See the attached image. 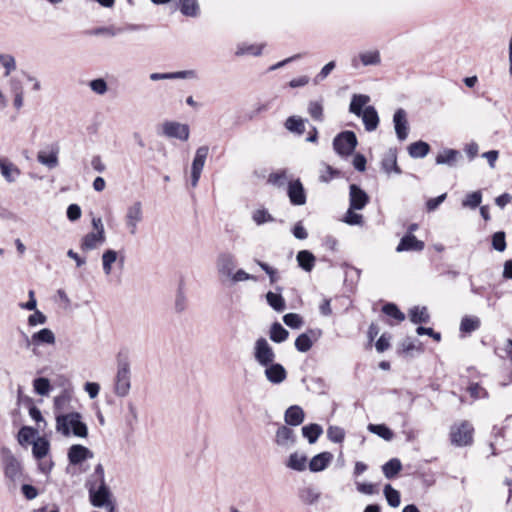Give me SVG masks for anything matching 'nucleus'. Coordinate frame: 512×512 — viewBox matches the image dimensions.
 Wrapping results in <instances>:
<instances>
[{
	"mask_svg": "<svg viewBox=\"0 0 512 512\" xmlns=\"http://www.w3.org/2000/svg\"><path fill=\"white\" fill-rule=\"evenodd\" d=\"M482 201V195L480 191H475L466 196L462 201L463 207H469L471 209L477 208Z\"/></svg>",
	"mask_w": 512,
	"mask_h": 512,
	"instance_id": "59",
	"label": "nucleus"
},
{
	"mask_svg": "<svg viewBox=\"0 0 512 512\" xmlns=\"http://www.w3.org/2000/svg\"><path fill=\"white\" fill-rule=\"evenodd\" d=\"M267 303L277 312H283L286 309L285 300L280 293L269 291L266 294Z\"/></svg>",
	"mask_w": 512,
	"mask_h": 512,
	"instance_id": "43",
	"label": "nucleus"
},
{
	"mask_svg": "<svg viewBox=\"0 0 512 512\" xmlns=\"http://www.w3.org/2000/svg\"><path fill=\"white\" fill-rule=\"evenodd\" d=\"M304 417L303 409L298 405H293L285 411L284 420L290 426H298L304 421Z\"/></svg>",
	"mask_w": 512,
	"mask_h": 512,
	"instance_id": "29",
	"label": "nucleus"
},
{
	"mask_svg": "<svg viewBox=\"0 0 512 512\" xmlns=\"http://www.w3.org/2000/svg\"><path fill=\"white\" fill-rule=\"evenodd\" d=\"M37 160L42 165L48 167L49 169H53L58 166V148L52 149L50 152H46L41 150L37 154Z\"/></svg>",
	"mask_w": 512,
	"mask_h": 512,
	"instance_id": "31",
	"label": "nucleus"
},
{
	"mask_svg": "<svg viewBox=\"0 0 512 512\" xmlns=\"http://www.w3.org/2000/svg\"><path fill=\"white\" fill-rule=\"evenodd\" d=\"M102 260V269L106 276H109L113 270V264L118 262L122 267L125 262L124 254H119L116 250L106 249L101 257Z\"/></svg>",
	"mask_w": 512,
	"mask_h": 512,
	"instance_id": "15",
	"label": "nucleus"
},
{
	"mask_svg": "<svg viewBox=\"0 0 512 512\" xmlns=\"http://www.w3.org/2000/svg\"><path fill=\"white\" fill-rule=\"evenodd\" d=\"M291 181L286 170L271 173L268 182L277 187H283Z\"/></svg>",
	"mask_w": 512,
	"mask_h": 512,
	"instance_id": "53",
	"label": "nucleus"
},
{
	"mask_svg": "<svg viewBox=\"0 0 512 512\" xmlns=\"http://www.w3.org/2000/svg\"><path fill=\"white\" fill-rule=\"evenodd\" d=\"M369 202V196L356 184L349 187V204L351 209L362 210Z\"/></svg>",
	"mask_w": 512,
	"mask_h": 512,
	"instance_id": "17",
	"label": "nucleus"
},
{
	"mask_svg": "<svg viewBox=\"0 0 512 512\" xmlns=\"http://www.w3.org/2000/svg\"><path fill=\"white\" fill-rule=\"evenodd\" d=\"M339 172L335 170L332 166L323 164L322 168L319 171V180L324 183H328L333 179L334 176L338 175Z\"/></svg>",
	"mask_w": 512,
	"mask_h": 512,
	"instance_id": "62",
	"label": "nucleus"
},
{
	"mask_svg": "<svg viewBox=\"0 0 512 512\" xmlns=\"http://www.w3.org/2000/svg\"><path fill=\"white\" fill-rule=\"evenodd\" d=\"M402 469V464L399 459L392 458L382 466L383 474L386 478H394Z\"/></svg>",
	"mask_w": 512,
	"mask_h": 512,
	"instance_id": "41",
	"label": "nucleus"
},
{
	"mask_svg": "<svg viewBox=\"0 0 512 512\" xmlns=\"http://www.w3.org/2000/svg\"><path fill=\"white\" fill-rule=\"evenodd\" d=\"M249 280L257 281V277H255L252 274H249L244 269L240 268V269H236L234 271V273L232 274L230 279L227 281V283H229L230 285H235L239 282H244V281H249Z\"/></svg>",
	"mask_w": 512,
	"mask_h": 512,
	"instance_id": "51",
	"label": "nucleus"
},
{
	"mask_svg": "<svg viewBox=\"0 0 512 512\" xmlns=\"http://www.w3.org/2000/svg\"><path fill=\"white\" fill-rule=\"evenodd\" d=\"M480 327V319L475 316H465L460 323V331L464 333H471Z\"/></svg>",
	"mask_w": 512,
	"mask_h": 512,
	"instance_id": "48",
	"label": "nucleus"
},
{
	"mask_svg": "<svg viewBox=\"0 0 512 512\" xmlns=\"http://www.w3.org/2000/svg\"><path fill=\"white\" fill-rule=\"evenodd\" d=\"M81 419L82 416L79 412L57 414L55 417L56 431L65 437L73 435L79 438H86L88 428Z\"/></svg>",
	"mask_w": 512,
	"mask_h": 512,
	"instance_id": "1",
	"label": "nucleus"
},
{
	"mask_svg": "<svg viewBox=\"0 0 512 512\" xmlns=\"http://www.w3.org/2000/svg\"><path fill=\"white\" fill-rule=\"evenodd\" d=\"M359 57L365 66L376 65L380 62V55L376 50L363 52Z\"/></svg>",
	"mask_w": 512,
	"mask_h": 512,
	"instance_id": "60",
	"label": "nucleus"
},
{
	"mask_svg": "<svg viewBox=\"0 0 512 512\" xmlns=\"http://www.w3.org/2000/svg\"><path fill=\"white\" fill-rule=\"evenodd\" d=\"M307 465V458L304 454L294 452L290 454L286 466L295 471H304Z\"/></svg>",
	"mask_w": 512,
	"mask_h": 512,
	"instance_id": "37",
	"label": "nucleus"
},
{
	"mask_svg": "<svg viewBox=\"0 0 512 512\" xmlns=\"http://www.w3.org/2000/svg\"><path fill=\"white\" fill-rule=\"evenodd\" d=\"M322 433L323 429L319 424L313 423L302 427V435L310 444L315 443Z\"/></svg>",
	"mask_w": 512,
	"mask_h": 512,
	"instance_id": "39",
	"label": "nucleus"
},
{
	"mask_svg": "<svg viewBox=\"0 0 512 512\" xmlns=\"http://www.w3.org/2000/svg\"><path fill=\"white\" fill-rule=\"evenodd\" d=\"M106 241V236L102 233L90 232L86 234L81 241V249L85 251L93 250Z\"/></svg>",
	"mask_w": 512,
	"mask_h": 512,
	"instance_id": "26",
	"label": "nucleus"
},
{
	"mask_svg": "<svg viewBox=\"0 0 512 512\" xmlns=\"http://www.w3.org/2000/svg\"><path fill=\"white\" fill-rule=\"evenodd\" d=\"M237 259L236 256L229 251L220 252L215 261V267L219 280L222 283H227L234 271L236 270Z\"/></svg>",
	"mask_w": 512,
	"mask_h": 512,
	"instance_id": "3",
	"label": "nucleus"
},
{
	"mask_svg": "<svg viewBox=\"0 0 512 512\" xmlns=\"http://www.w3.org/2000/svg\"><path fill=\"white\" fill-rule=\"evenodd\" d=\"M71 399L72 394L68 390H63L58 396L54 398V410L56 415L65 414L64 412L68 410Z\"/></svg>",
	"mask_w": 512,
	"mask_h": 512,
	"instance_id": "33",
	"label": "nucleus"
},
{
	"mask_svg": "<svg viewBox=\"0 0 512 512\" xmlns=\"http://www.w3.org/2000/svg\"><path fill=\"white\" fill-rule=\"evenodd\" d=\"M287 194L290 202L295 206H302L306 203V193L299 179L289 181Z\"/></svg>",
	"mask_w": 512,
	"mask_h": 512,
	"instance_id": "14",
	"label": "nucleus"
},
{
	"mask_svg": "<svg viewBox=\"0 0 512 512\" xmlns=\"http://www.w3.org/2000/svg\"><path fill=\"white\" fill-rule=\"evenodd\" d=\"M284 323L293 329H298L302 326L303 320L299 314L296 313H288L283 316Z\"/></svg>",
	"mask_w": 512,
	"mask_h": 512,
	"instance_id": "64",
	"label": "nucleus"
},
{
	"mask_svg": "<svg viewBox=\"0 0 512 512\" xmlns=\"http://www.w3.org/2000/svg\"><path fill=\"white\" fill-rule=\"evenodd\" d=\"M163 135L168 138H175L181 141H187L190 136V129L187 124L176 121H166L162 125Z\"/></svg>",
	"mask_w": 512,
	"mask_h": 512,
	"instance_id": "12",
	"label": "nucleus"
},
{
	"mask_svg": "<svg viewBox=\"0 0 512 512\" xmlns=\"http://www.w3.org/2000/svg\"><path fill=\"white\" fill-rule=\"evenodd\" d=\"M27 347H32V352L36 355L37 348L43 345L53 346L56 343L54 332L49 328H43L26 338Z\"/></svg>",
	"mask_w": 512,
	"mask_h": 512,
	"instance_id": "10",
	"label": "nucleus"
},
{
	"mask_svg": "<svg viewBox=\"0 0 512 512\" xmlns=\"http://www.w3.org/2000/svg\"><path fill=\"white\" fill-rule=\"evenodd\" d=\"M357 144V137L353 131H343L333 139V148L341 157L350 156Z\"/></svg>",
	"mask_w": 512,
	"mask_h": 512,
	"instance_id": "5",
	"label": "nucleus"
},
{
	"mask_svg": "<svg viewBox=\"0 0 512 512\" xmlns=\"http://www.w3.org/2000/svg\"><path fill=\"white\" fill-rule=\"evenodd\" d=\"M424 242L418 240L413 234H406L403 236L396 247L398 253L404 251H422L424 249Z\"/></svg>",
	"mask_w": 512,
	"mask_h": 512,
	"instance_id": "19",
	"label": "nucleus"
},
{
	"mask_svg": "<svg viewBox=\"0 0 512 512\" xmlns=\"http://www.w3.org/2000/svg\"><path fill=\"white\" fill-rule=\"evenodd\" d=\"M88 492L90 503L94 507L107 508L110 510V512L114 510L112 493L107 485L100 486Z\"/></svg>",
	"mask_w": 512,
	"mask_h": 512,
	"instance_id": "8",
	"label": "nucleus"
},
{
	"mask_svg": "<svg viewBox=\"0 0 512 512\" xmlns=\"http://www.w3.org/2000/svg\"><path fill=\"white\" fill-rule=\"evenodd\" d=\"M429 150V144L424 141L414 142L408 147L409 155L412 158H423L429 153Z\"/></svg>",
	"mask_w": 512,
	"mask_h": 512,
	"instance_id": "40",
	"label": "nucleus"
},
{
	"mask_svg": "<svg viewBox=\"0 0 512 512\" xmlns=\"http://www.w3.org/2000/svg\"><path fill=\"white\" fill-rule=\"evenodd\" d=\"M368 430L386 441H390L393 438V432L384 424H369Z\"/></svg>",
	"mask_w": 512,
	"mask_h": 512,
	"instance_id": "50",
	"label": "nucleus"
},
{
	"mask_svg": "<svg viewBox=\"0 0 512 512\" xmlns=\"http://www.w3.org/2000/svg\"><path fill=\"white\" fill-rule=\"evenodd\" d=\"M131 389L130 364L127 359H119L115 376L114 392L119 397H125Z\"/></svg>",
	"mask_w": 512,
	"mask_h": 512,
	"instance_id": "2",
	"label": "nucleus"
},
{
	"mask_svg": "<svg viewBox=\"0 0 512 512\" xmlns=\"http://www.w3.org/2000/svg\"><path fill=\"white\" fill-rule=\"evenodd\" d=\"M36 435V429L29 426H23L18 432L17 440L19 444L22 446L32 444V442L35 440Z\"/></svg>",
	"mask_w": 512,
	"mask_h": 512,
	"instance_id": "42",
	"label": "nucleus"
},
{
	"mask_svg": "<svg viewBox=\"0 0 512 512\" xmlns=\"http://www.w3.org/2000/svg\"><path fill=\"white\" fill-rule=\"evenodd\" d=\"M149 78L152 81L172 79H196L197 73L194 70H184L170 73H151Z\"/></svg>",
	"mask_w": 512,
	"mask_h": 512,
	"instance_id": "21",
	"label": "nucleus"
},
{
	"mask_svg": "<svg viewBox=\"0 0 512 512\" xmlns=\"http://www.w3.org/2000/svg\"><path fill=\"white\" fill-rule=\"evenodd\" d=\"M296 259L298 265L306 272H310L315 265V256L308 250L299 251Z\"/></svg>",
	"mask_w": 512,
	"mask_h": 512,
	"instance_id": "36",
	"label": "nucleus"
},
{
	"mask_svg": "<svg viewBox=\"0 0 512 512\" xmlns=\"http://www.w3.org/2000/svg\"><path fill=\"white\" fill-rule=\"evenodd\" d=\"M50 449L49 441L44 437H37L32 442V454L37 460H41L48 454Z\"/></svg>",
	"mask_w": 512,
	"mask_h": 512,
	"instance_id": "32",
	"label": "nucleus"
},
{
	"mask_svg": "<svg viewBox=\"0 0 512 512\" xmlns=\"http://www.w3.org/2000/svg\"><path fill=\"white\" fill-rule=\"evenodd\" d=\"M92 457V451L80 444H74L68 450V459L72 465L81 464L83 461Z\"/></svg>",
	"mask_w": 512,
	"mask_h": 512,
	"instance_id": "18",
	"label": "nucleus"
},
{
	"mask_svg": "<svg viewBox=\"0 0 512 512\" xmlns=\"http://www.w3.org/2000/svg\"><path fill=\"white\" fill-rule=\"evenodd\" d=\"M383 313L387 316L394 318L398 322H402L405 319V314L401 312L398 307L393 303H387L382 308Z\"/></svg>",
	"mask_w": 512,
	"mask_h": 512,
	"instance_id": "57",
	"label": "nucleus"
},
{
	"mask_svg": "<svg viewBox=\"0 0 512 512\" xmlns=\"http://www.w3.org/2000/svg\"><path fill=\"white\" fill-rule=\"evenodd\" d=\"M382 169L387 173L390 174L391 172H394L396 174L401 173V169L397 165V159L395 153H389L387 154L382 162H381Z\"/></svg>",
	"mask_w": 512,
	"mask_h": 512,
	"instance_id": "45",
	"label": "nucleus"
},
{
	"mask_svg": "<svg viewBox=\"0 0 512 512\" xmlns=\"http://www.w3.org/2000/svg\"><path fill=\"white\" fill-rule=\"evenodd\" d=\"M33 388L36 394L40 396H47L51 390L49 379L39 377L33 380Z\"/></svg>",
	"mask_w": 512,
	"mask_h": 512,
	"instance_id": "49",
	"label": "nucleus"
},
{
	"mask_svg": "<svg viewBox=\"0 0 512 512\" xmlns=\"http://www.w3.org/2000/svg\"><path fill=\"white\" fill-rule=\"evenodd\" d=\"M0 171L1 175L6 179V181L12 183L14 182L20 175L19 168L5 158H0Z\"/></svg>",
	"mask_w": 512,
	"mask_h": 512,
	"instance_id": "27",
	"label": "nucleus"
},
{
	"mask_svg": "<svg viewBox=\"0 0 512 512\" xmlns=\"http://www.w3.org/2000/svg\"><path fill=\"white\" fill-rule=\"evenodd\" d=\"M89 88L93 93L99 96H103L108 91V84L103 78H96L88 83Z\"/></svg>",
	"mask_w": 512,
	"mask_h": 512,
	"instance_id": "55",
	"label": "nucleus"
},
{
	"mask_svg": "<svg viewBox=\"0 0 512 512\" xmlns=\"http://www.w3.org/2000/svg\"><path fill=\"white\" fill-rule=\"evenodd\" d=\"M336 67L335 61L328 62L323 68L320 70V72L313 78V83L315 85L320 84L323 80H325L329 74L334 70Z\"/></svg>",
	"mask_w": 512,
	"mask_h": 512,
	"instance_id": "61",
	"label": "nucleus"
},
{
	"mask_svg": "<svg viewBox=\"0 0 512 512\" xmlns=\"http://www.w3.org/2000/svg\"><path fill=\"white\" fill-rule=\"evenodd\" d=\"M284 126L288 131L296 133L298 135H302L305 132V120L302 119L301 117H288L285 121Z\"/></svg>",
	"mask_w": 512,
	"mask_h": 512,
	"instance_id": "38",
	"label": "nucleus"
},
{
	"mask_svg": "<svg viewBox=\"0 0 512 512\" xmlns=\"http://www.w3.org/2000/svg\"><path fill=\"white\" fill-rule=\"evenodd\" d=\"M384 495L391 507H398L400 505V493L394 489L390 484L385 485Z\"/></svg>",
	"mask_w": 512,
	"mask_h": 512,
	"instance_id": "54",
	"label": "nucleus"
},
{
	"mask_svg": "<svg viewBox=\"0 0 512 512\" xmlns=\"http://www.w3.org/2000/svg\"><path fill=\"white\" fill-rule=\"evenodd\" d=\"M393 122L397 138L403 141L408 136V122L406 119V112L403 109H398L393 116Z\"/></svg>",
	"mask_w": 512,
	"mask_h": 512,
	"instance_id": "20",
	"label": "nucleus"
},
{
	"mask_svg": "<svg viewBox=\"0 0 512 512\" xmlns=\"http://www.w3.org/2000/svg\"><path fill=\"white\" fill-rule=\"evenodd\" d=\"M125 226L130 235H135L138 231V225L143 220V208L140 201H135L127 207L125 214Z\"/></svg>",
	"mask_w": 512,
	"mask_h": 512,
	"instance_id": "9",
	"label": "nucleus"
},
{
	"mask_svg": "<svg viewBox=\"0 0 512 512\" xmlns=\"http://www.w3.org/2000/svg\"><path fill=\"white\" fill-rule=\"evenodd\" d=\"M104 485H107L105 481L104 467L99 463L95 466L93 473H91L87 478L85 486L88 491H90Z\"/></svg>",
	"mask_w": 512,
	"mask_h": 512,
	"instance_id": "23",
	"label": "nucleus"
},
{
	"mask_svg": "<svg viewBox=\"0 0 512 512\" xmlns=\"http://www.w3.org/2000/svg\"><path fill=\"white\" fill-rule=\"evenodd\" d=\"M289 336L288 331L280 324L274 323L270 329V339L275 343L284 342Z\"/></svg>",
	"mask_w": 512,
	"mask_h": 512,
	"instance_id": "46",
	"label": "nucleus"
},
{
	"mask_svg": "<svg viewBox=\"0 0 512 512\" xmlns=\"http://www.w3.org/2000/svg\"><path fill=\"white\" fill-rule=\"evenodd\" d=\"M9 90L10 93L14 96V107L17 110H20L24 105V88L22 82L16 77L10 78Z\"/></svg>",
	"mask_w": 512,
	"mask_h": 512,
	"instance_id": "22",
	"label": "nucleus"
},
{
	"mask_svg": "<svg viewBox=\"0 0 512 512\" xmlns=\"http://www.w3.org/2000/svg\"><path fill=\"white\" fill-rule=\"evenodd\" d=\"M320 492L317 491L315 488L307 487L300 491L299 497L300 499L308 505H313L318 502L320 499Z\"/></svg>",
	"mask_w": 512,
	"mask_h": 512,
	"instance_id": "47",
	"label": "nucleus"
},
{
	"mask_svg": "<svg viewBox=\"0 0 512 512\" xmlns=\"http://www.w3.org/2000/svg\"><path fill=\"white\" fill-rule=\"evenodd\" d=\"M333 459V455L330 452H322L315 455L309 462V469L312 472H320L326 469Z\"/></svg>",
	"mask_w": 512,
	"mask_h": 512,
	"instance_id": "28",
	"label": "nucleus"
},
{
	"mask_svg": "<svg viewBox=\"0 0 512 512\" xmlns=\"http://www.w3.org/2000/svg\"><path fill=\"white\" fill-rule=\"evenodd\" d=\"M313 345V341L307 333L300 334L295 340V347L299 352H307Z\"/></svg>",
	"mask_w": 512,
	"mask_h": 512,
	"instance_id": "56",
	"label": "nucleus"
},
{
	"mask_svg": "<svg viewBox=\"0 0 512 512\" xmlns=\"http://www.w3.org/2000/svg\"><path fill=\"white\" fill-rule=\"evenodd\" d=\"M366 131L372 132L377 129L379 125V116L373 106H366L363 114H360Z\"/></svg>",
	"mask_w": 512,
	"mask_h": 512,
	"instance_id": "25",
	"label": "nucleus"
},
{
	"mask_svg": "<svg viewBox=\"0 0 512 512\" xmlns=\"http://www.w3.org/2000/svg\"><path fill=\"white\" fill-rule=\"evenodd\" d=\"M474 428L468 421L454 424L450 429L451 443L457 447L471 445L473 442Z\"/></svg>",
	"mask_w": 512,
	"mask_h": 512,
	"instance_id": "4",
	"label": "nucleus"
},
{
	"mask_svg": "<svg viewBox=\"0 0 512 512\" xmlns=\"http://www.w3.org/2000/svg\"><path fill=\"white\" fill-rule=\"evenodd\" d=\"M411 322L415 324L427 323L429 321V313L426 307H413L409 312Z\"/></svg>",
	"mask_w": 512,
	"mask_h": 512,
	"instance_id": "44",
	"label": "nucleus"
},
{
	"mask_svg": "<svg viewBox=\"0 0 512 512\" xmlns=\"http://www.w3.org/2000/svg\"><path fill=\"white\" fill-rule=\"evenodd\" d=\"M327 437L334 443H341L345 438V431L339 426H329L327 429Z\"/></svg>",
	"mask_w": 512,
	"mask_h": 512,
	"instance_id": "58",
	"label": "nucleus"
},
{
	"mask_svg": "<svg viewBox=\"0 0 512 512\" xmlns=\"http://www.w3.org/2000/svg\"><path fill=\"white\" fill-rule=\"evenodd\" d=\"M263 48H264V44L241 42L236 45L235 55L237 57H243V56L256 57V56H260L262 54Z\"/></svg>",
	"mask_w": 512,
	"mask_h": 512,
	"instance_id": "24",
	"label": "nucleus"
},
{
	"mask_svg": "<svg viewBox=\"0 0 512 512\" xmlns=\"http://www.w3.org/2000/svg\"><path fill=\"white\" fill-rule=\"evenodd\" d=\"M308 113L316 121H323V102L322 100L310 101L308 103Z\"/></svg>",
	"mask_w": 512,
	"mask_h": 512,
	"instance_id": "52",
	"label": "nucleus"
},
{
	"mask_svg": "<svg viewBox=\"0 0 512 512\" xmlns=\"http://www.w3.org/2000/svg\"><path fill=\"white\" fill-rule=\"evenodd\" d=\"M460 156V152L454 149H444L436 157V164H446L449 166L455 165L457 159Z\"/></svg>",
	"mask_w": 512,
	"mask_h": 512,
	"instance_id": "35",
	"label": "nucleus"
},
{
	"mask_svg": "<svg viewBox=\"0 0 512 512\" xmlns=\"http://www.w3.org/2000/svg\"><path fill=\"white\" fill-rule=\"evenodd\" d=\"M252 219L257 225L264 224L266 222L274 221V218L271 214L265 209H258L253 212Z\"/></svg>",
	"mask_w": 512,
	"mask_h": 512,
	"instance_id": "63",
	"label": "nucleus"
},
{
	"mask_svg": "<svg viewBox=\"0 0 512 512\" xmlns=\"http://www.w3.org/2000/svg\"><path fill=\"white\" fill-rule=\"evenodd\" d=\"M252 354L256 363L261 367L272 364L276 359V354L272 346L263 337H260L255 341Z\"/></svg>",
	"mask_w": 512,
	"mask_h": 512,
	"instance_id": "6",
	"label": "nucleus"
},
{
	"mask_svg": "<svg viewBox=\"0 0 512 512\" xmlns=\"http://www.w3.org/2000/svg\"><path fill=\"white\" fill-rule=\"evenodd\" d=\"M369 102L370 97L368 95L354 94L349 105V111L357 117H360V114H363V111Z\"/></svg>",
	"mask_w": 512,
	"mask_h": 512,
	"instance_id": "30",
	"label": "nucleus"
},
{
	"mask_svg": "<svg viewBox=\"0 0 512 512\" xmlns=\"http://www.w3.org/2000/svg\"><path fill=\"white\" fill-rule=\"evenodd\" d=\"M263 368L266 380L272 385H280L287 379V370L280 363L273 362Z\"/></svg>",
	"mask_w": 512,
	"mask_h": 512,
	"instance_id": "13",
	"label": "nucleus"
},
{
	"mask_svg": "<svg viewBox=\"0 0 512 512\" xmlns=\"http://www.w3.org/2000/svg\"><path fill=\"white\" fill-rule=\"evenodd\" d=\"M178 7L180 12L188 17H196L200 13L198 0H179Z\"/></svg>",
	"mask_w": 512,
	"mask_h": 512,
	"instance_id": "34",
	"label": "nucleus"
},
{
	"mask_svg": "<svg viewBox=\"0 0 512 512\" xmlns=\"http://www.w3.org/2000/svg\"><path fill=\"white\" fill-rule=\"evenodd\" d=\"M208 154L209 147L206 145L200 146L199 148H197L195 152V156L191 166V185L193 187H196L198 184Z\"/></svg>",
	"mask_w": 512,
	"mask_h": 512,
	"instance_id": "11",
	"label": "nucleus"
},
{
	"mask_svg": "<svg viewBox=\"0 0 512 512\" xmlns=\"http://www.w3.org/2000/svg\"><path fill=\"white\" fill-rule=\"evenodd\" d=\"M275 443L285 449H291L296 443V434L288 426H280L275 434Z\"/></svg>",
	"mask_w": 512,
	"mask_h": 512,
	"instance_id": "16",
	"label": "nucleus"
},
{
	"mask_svg": "<svg viewBox=\"0 0 512 512\" xmlns=\"http://www.w3.org/2000/svg\"><path fill=\"white\" fill-rule=\"evenodd\" d=\"M1 460L5 476L12 481H15L21 476V464L13 455L10 449L3 447L1 449Z\"/></svg>",
	"mask_w": 512,
	"mask_h": 512,
	"instance_id": "7",
	"label": "nucleus"
}]
</instances>
